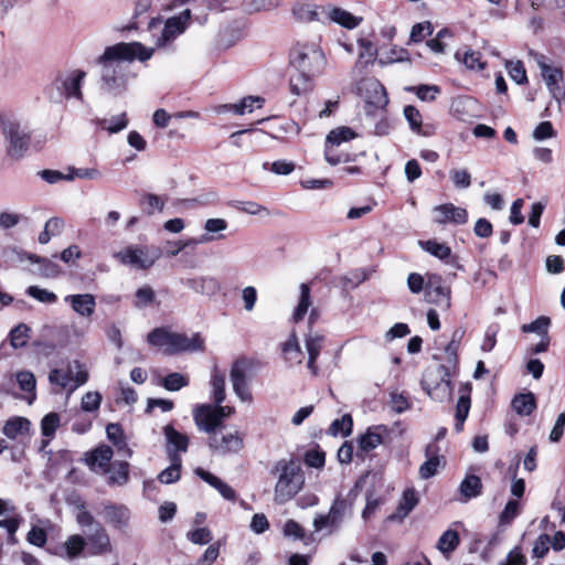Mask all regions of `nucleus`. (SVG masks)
<instances>
[{"label": "nucleus", "instance_id": "nucleus-1", "mask_svg": "<svg viewBox=\"0 0 565 565\" xmlns=\"http://www.w3.org/2000/svg\"><path fill=\"white\" fill-rule=\"evenodd\" d=\"M152 54V49H147L139 42H120L107 46L98 57V64L102 66V89L113 96L124 93L128 81L134 76L130 64L136 58L145 62Z\"/></svg>", "mask_w": 565, "mask_h": 565}, {"label": "nucleus", "instance_id": "nucleus-2", "mask_svg": "<svg viewBox=\"0 0 565 565\" xmlns=\"http://www.w3.org/2000/svg\"><path fill=\"white\" fill-rule=\"evenodd\" d=\"M326 57L317 42L297 43L290 53V65L294 73L290 75V90L300 96L312 88V79L320 75L326 66Z\"/></svg>", "mask_w": 565, "mask_h": 565}, {"label": "nucleus", "instance_id": "nucleus-3", "mask_svg": "<svg viewBox=\"0 0 565 565\" xmlns=\"http://www.w3.org/2000/svg\"><path fill=\"white\" fill-rule=\"evenodd\" d=\"M273 475L277 476V482L274 490V500L278 504L290 501L305 484V476L301 463L297 459H280L273 470Z\"/></svg>", "mask_w": 565, "mask_h": 565}, {"label": "nucleus", "instance_id": "nucleus-4", "mask_svg": "<svg viewBox=\"0 0 565 565\" xmlns=\"http://www.w3.org/2000/svg\"><path fill=\"white\" fill-rule=\"evenodd\" d=\"M148 342L163 350L164 354L173 355L182 352L203 351L204 340L199 333L189 337L161 327L153 329L147 337Z\"/></svg>", "mask_w": 565, "mask_h": 565}, {"label": "nucleus", "instance_id": "nucleus-5", "mask_svg": "<svg viewBox=\"0 0 565 565\" xmlns=\"http://www.w3.org/2000/svg\"><path fill=\"white\" fill-rule=\"evenodd\" d=\"M452 373L446 365L428 366L420 382L423 390L434 401L440 403L449 401L452 395L450 382Z\"/></svg>", "mask_w": 565, "mask_h": 565}, {"label": "nucleus", "instance_id": "nucleus-6", "mask_svg": "<svg viewBox=\"0 0 565 565\" xmlns=\"http://www.w3.org/2000/svg\"><path fill=\"white\" fill-rule=\"evenodd\" d=\"M2 134L7 153L10 158L20 159L29 149L30 131L26 126L13 118L2 120Z\"/></svg>", "mask_w": 565, "mask_h": 565}, {"label": "nucleus", "instance_id": "nucleus-7", "mask_svg": "<svg viewBox=\"0 0 565 565\" xmlns=\"http://www.w3.org/2000/svg\"><path fill=\"white\" fill-rule=\"evenodd\" d=\"M162 250L156 246H128L115 254V257L124 265L139 269L150 268L161 256Z\"/></svg>", "mask_w": 565, "mask_h": 565}, {"label": "nucleus", "instance_id": "nucleus-8", "mask_svg": "<svg viewBox=\"0 0 565 565\" xmlns=\"http://www.w3.org/2000/svg\"><path fill=\"white\" fill-rule=\"evenodd\" d=\"M253 377V361L246 358L237 359L231 366L230 380L233 391L242 402H250L253 396L248 384Z\"/></svg>", "mask_w": 565, "mask_h": 565}, {"label": "nucleus", "instance_id": "nucleus-9", "mask_svg": "<svg viewBox=\"0 0 565 565\" xmlns=\"http://www.w3.org/2000/svg\"><path fill=\"white\" fill-rule=\"evenodd\" d=\"M349 505L348 502L338 497L328 514H318L313 520V527L316 532H321L322 530H329V533L338 530L345 516L347 510Z\"/></svg>", "mask_w": 565, "mask_h": 565}, {"label": "nucleus", "instance_id": "nucleus-10", "mask_svg": "<svg viewBox=\"0 0 565 565\" xmlns=\"http://www.w3.org/2000/svg\"><path fill=\"white\" fill-rule=\"evenodd\" d=\"M209 447L218 455L237 454L244 446L241 433H222L217 430L207 438Z\"/></svg>", "mask_w": 565, "mask_h": 565}, {"label": "nucleus", "instance_id": "nucleus-11", "mask_svg": "<svg viewBox=\"0 0 565 565\" xmlns=\"http://www.w3.org/2000/svg\"><path fill=\"white\" fill-rule=\"evenodd\" d=\"M190 20V9H184L179 14L167 19L164 22V26L161 30L160 36L157 39V44L159 46L169 45L186 30Z\"/></svg>", "mask_w": 565, "mask_h": 565}, {"label": "nucleus", "instance_id": "nucleus-12", "mask_svg": "<svg viewBox=\"0 0 565 565\" xmlns=\"http://www.w3.org/2000/svg\"><path fill=\"white\" fill-rule=\"evenodd\" d=\"M85 540L87 554L90 556H102L113 552L110 537L100 523H96V529H93Z\"/></svg>", "mask_w": 565, "mask_h": 565}, {"label": "nucleus", "instance_id": "nucleus-13", "mask_svg": "<svg viewBox=\"0 0 565 565\" xmlns=\"http://www.w3.org/2000/svg\"><path fill=\"white\" fill-rule=\"evenodd\" d=\"M434 222L445 225H462L468 221V212L463 207L454 205L452 203H445L437 205L433 209Z\"/></svg>", "mask_w": 565, "mask_h": 565}, {"label": "nucleus", "instance_id": "nucleus-14", "mask_svg": "<svg viewBox=\"0 0 565 565\" xmlns=\"http://www.w3.org/2000/svg\"><path fill=\"white\" fill-rule=\"evenodd\" d=\"M193 418L199 430L209 434V436L216 433L222 426L215 408L207 404L198 406L193 413Z\"/></svg>", "mask_w": 565, "mask_h": 565}, {"label": "nucleus", "instance_id": "nucleus-15", "mask_svg": "<svg viewBox=\"0 0 565 565\" xmlns=\"http://www.w3.org/2000/svg\"><path fill=\"white\" fill-rule=\"evenodd\" d=\"M536 62L550 93L555 98H558L563 94L559 87V83L563 81V71L559 67L547 64L543 55Z\"/></svg>", "mask_w": 565, "mask_h": 565}, {"label": "nucleus", "instance_id": "nucleus-16", "mask_svg": "<svg viewBox=\"0 0 565 565\" xmlns=\"http://www.w3.org/2000/svg\"><path fill=\"white\" fill-rule=\"evenodd\" d=\"M365 92H361L367 107L375 109H384L388 104V98L383 85L376 79H367L364 82Z\"/></svg>", "mask_w": 565, "mask_h": 565}, {"label": "nucleus", "instance_id": "nucleus-17", "mask_svg": "<svg viewBox=\"0 0 565 565\" xmlns=\"http://www.w3.org/2000/svg\"><path fill=\"white\" fill-rule=\"evenodd\" d=\"M166 437V450L169 458L180 456L179 452H185L189 446V438L185 434L178 431L172 425L163 427Z\"/></svg>", "mask_w": 565, "mask_h": 565}, {"label": "nucleus", "instance_id": "nucleus-18", "mask_svg": "<svg viewBox=\"0 0 565 565\" xmlns=\"http://www.w3.org/2000/svg\"><path fill=\"white\" fill-rule=\"evenodd\" d=\"M114 451L107 445H102L86 454V463L96 472L107 473Z\"/></svg>", "mask_w": 565, "mask_h": 565}, {"label": "nucleus", "instance_id": "nucleus-19", "mask_svg": "<svg viewBox=\"0 0 565 565\" xmlns=\"http://www.w3.org/2000/svg\"><path fill=\"white\" fill-rule=\"evenodd\" d=\"M64 301L83 318H89L95 312L96 299L92 294L67 295L64 297Z\"/></svg>", "mask_w": 565, "mask_h": 565}, {"label": "nucleus", "instance_id": "nucleus-20", "mask_svg": "<svg viewBox=\"0 0 565 565\" xmlns=\"http://www.w3.org/2000/svg\"><path fill=\"white\" fill-rule=\"evenodd\" d=\"M185 285L194 292L206 297H213L221 290L218 279L209 275L189 278L186 279Z\"/></svg>", "mask_w": 565, "mask_h": 565}, {"label": "nucleus", "instance_id": "nucleus-21", "mask_svg": "<svg viewBox=\"0 0 565 565\" xmlns=\"http://www.w3.org/2000/svg\"><path fill=\"white\" fill-rule=\"evenodd\" d=\"M31 422L21 416L9 418L2 428V433L9 439H23L30 436Z\"/></svg>", "mask_w": 565, "mask_h": 565}, {"label": "nucleus", "instance_id": "nucleus-22", "mask_svg": "<svg viewBox=\"0 0 565 565\" xmlns=\"http://www.w3.org/2000/svg\"><path fill=\"white\" fill-rule=\"evenodd\" d=\"M86 76V73L81 70L73 71L62 82V94L66 98H76L82 100L83 94L81 90L82 83Z\"/></svg>", "mask_w": 565, "mask_h": 565}, {"label": "nucleus", "instance_id": "nucleus-23", "mask_svg": "<svg viewBox=\"0 0 565 565\" xmlns=\"http://www.w3.org/2000/svg\"><path fill=\"white\" fill-rule=\"evenodd\" d=\"M328 19L348 30L358 28L363 21L362 17H356L339 7H333L328 11Z\"/></svg>", "mask_w": 565, "mask_h": 565}, {"label": "nucleus", "instance_id": "nucleus-24", "mask_svg": "<svg viewBox=\"0 0 565 565\" xmlns=\"http://www.w3.org/2000/svg\"><path fill=\"white\" fill-rule=\"evenodd\" d=\"M324 338L318 333H310L306 338V349L308 352V363L307 366L312 373V375L318 374V366L316 365V360L319 356L321 349L323 347Z\"/></svg>", "mask_w": 565, "mask_h": 565}, {"label": "nucleus", "instance_id": "nucleus-25", "mask_svg": "<svg viewBox=\"0 0 565 565\" xmlns=\"http://www.w3.org/2000/svg\"><path fill=\"white\" fill-rule=\"evenodd\" d=\"M195 473L211 487L216 489L225 500L234 501L236 499L235 491L216 476L202 468H198Z\"/></svg>", "mask_w": 565, "mask_h": 565}, {"label": "nucleus", "instance_id": "nucleus-26", "mask_svg": "<svg viewBox=\"0 0 565 565\" xmlns=\"http://www.w3.org/2000/svg\"><path fill=\"white\" fill-rule=\"evenodd\" d=\"M513 411L520 416H530L536 408V398L532 392L520 393L511 402Z\"/></svg>", "mask_w": 565, "mask_h": 565}, {"label": "nucleus", "instance_id": "nucleus-27", "mask_svg": "<svg viewBox=\"0 0 565 565\" xmlns=\"http://www.w3.org/2000/svg\"><path fill=\"white\" fill-rule=\"evenodd\" d=\"M318 7L308 0H299L292 6V14L299 22L318 20Z\"/></svg>", "mask_w": 565, "mask_h": 565}, {"label": "nucleus", "instance_id": "nucleus-28", "mask_svg": "<svg viewBox=\"0 0 565 565\" xmlns=\"http://www.w3.org/2000/svg\"><path fill=\"white\" fill-rule=\"evenodd\" d=\"M426 301L435 303L443 310L450 308V288L447 286L425 290Z\"/></svg>", "mask_w": 565, "mask_h": 565}, {"label": "nucleus", "instance_id": "nucleus-29", "mask_svg": "<svg viewBox=\"0 0 565 565\" xmlns=\"http://www.w3.org/2000/svg\"><path fill=\"white\" fill-rule=\"evenodd\" d=\"M437 447L435 445H428L426 447V456L428 459L419 467V476L422 479H428L433 477L440 466V458L436 455Z\"/></svg>", "mask_w": 565, "mask_h": 565}, {"label": "nucleus", "instance_id": "nucleus-30", "mask_svg": "<svg viewBox=\"0 0 565 565\" xmlns=\"http://www.w3.org/2000/svg\"><path fill=\"white\" fill-rule=\"evenodd\" d=\"M108 483L110 486H124L129 480V463L127 461H116L109 466Z\"/></svg>", "mask_w": 565, "mask_h": 565}, {"label": "nucleus", "instance_id": "nucleus-31", "mask_svg": "<svg viewBox=\"0 0 565 565\" xmlns=\"http://www.w3.org/2000/svg\"><path fill=\"white\" fill-rule=\"evenodd\" d=\"M107 438L118 448L124 451V455L130 457L132 451L128 448L124 437V431L119 424H108L106 427Z\"/></svg>", "mask_w": 565, "mask_h": 565}, {"label": "nucleus", "instance_id": "nucleus-32", "mask_svg": "<svg viewBox=\"0 0 565 565\" xmlns=\"http://www.w3.org/2000/svg\"><path fill=\"white\" fill-rule=\"evenodd\" d=\"M169 459L171 461V465L164 470H162L158 476L159 481L164 484H171L173 482H177L181 476V457L173 456L172 458Z\"/></svg>", "mask_w": 565, "mask_h": 565}, {"label": "nucleus", "instance_id": "nucleus-33", "mask_svg": "<svg viewBox=\"0 0 565 565\" xmlns=\"http://www.w3.org/2000/svg\"><path fill=\"white\" fill-rule=\"evenodd\" d=\"M481 489V479L476 475H468L460 483V492L466 500L478 497Z\"/></svg>", "mask_w": 565, "mask_h": 565}, {"label": "nucleus", "instance_id": "nucleus-34", "mask_svg": "<svg viewBox=\"0 0 565 565\" xmlns=\"http://www.w3.org/2000/svg\"><path fill=\"white\" fill-rule=\"evenodd\" d=\"M418 503V498L414 489H408L404 492L403 498L397 507L396 515H392L391 518L397 516L398 519L406 518L409 512L416 507Z\"/></svg>", "mask_w": 565, "mask_h": 565}, {"label": "nucleus", "instance_id": "nucleus-35", "mask_svg": "<svg viewBox=\"0 0 565 565\" xmlns=\"http://www.w3.org/2000/svg\"><path fill=\"white\" fill-rule=\"evenodd\" d=\"M459 543H460V540H459L458 532L454 531V530H447L439 537V540L437 542V548L444 555L447 556L448 554H450L452 551H455L457 548Z\"/></svg>", "mask_w": 565, "mask_h": 565}, {"label": "nucleus", "instance_id": "nucleus-36", "mask_svg": "<svg viewBox=\"0 0 565 565\" xmlns=\"http://www.w3.org/2000/svg\"><path fill=\"white\" fill-rule=\"evenodd\" d=\"M256 103L258 104L257 107H262V105L264 103V99L260 98V97L247 96L239 104L223 105V106H221L220 107V111L233 110V111H235L238 115H243L246 111L252 113L253 108H254V105Z\"/></svg>", "mask_w": 565, "mask_h": 565}, {"label": "nucleus", "instance_id": "nucleus-37", "mask_svg": "<svg viewBox=\"0 0 565 565\" xmlns=\"http://www.w3.org/2000/svg\"><path fill=\"white\" fill-rule=\"evenodd\" d=\"M419 245L424 250L441 260H447L448 258H451V249L444 243H438L437 241L430 239L426 242L420 241Z\"/></svg>", "mask_w": 565, "mask_h": 565}, {"label": "nucleus", "instance_id": "nucleus-38", "mask_svg": "<svg viewBox=\"0 0 565 565\" xmlns=\"http://www.w3.org/2000/svg\"><path fill=\"white\" fill-rule=\"evenodd\" d=\"M212 395L215 404H222L225 399V375L214 367L212 377Z\"/></svg>", "mask_w": 565, "mask_h": 565}, {"label": "nucleus", "instance_id": "nucleus-39", "mask_svg": "<svg viewBox=\"0 0 565 565\" xmlns=\"http://www.w3.org/2000/svg\"><path fill=\"white\" fill-rule=\"evenodd\" d=\"M376 428H369L367 431L359 439V447L362 451L369 452L380 446L383 441L382 435Z\"/></svg>", "mask_w": 565, "mask_h": 565}, {"label": "nucleus", "instance_id": "nucleus-40", "mask_svg": "<svg viewBox=\"0 0 565 565\" xmlns=\"http://www.w3.org/2000/svg\"><path fill=\"white\" fill-rule=\"evenodd\" d=\"M310 305H311L310 287L308 284L303 282L300 285V298H299V302L294 311V320L296 322L300 321L305 317Z\"/></svg>", "mask_w": 565, "mask_h": 565}, {"label": "nucleus", "instance_id": "nucleus-41", "mask_svg": "<svg viewBox=\"0 0 565 565\" xmlns=\"http://www.w3.org/2000/svg\"><path fill=\"white\" fill-rule=\"evenodd\" d=\"M29 338H30V328L24 323L18 324L9 333L10 344L14 349H20V348L25 347Z\"/></svg>", "mask_w": 565, "mask_h": 565}, {"label": "nucleus", "instance_id": "nucleus-42", "mask_svg": "<svg viewBox=\"0 0 565 565\" xmlns=\"http://www.w3.org/2000/svg\"><path fill=\"white\" fill-rule=\"evenodd\" d=\"M106 518L110 524L122 527L128 523L129 511L125 507H109L106 509Z\"/></svg>", "mask_w": 565, "mask_h": 565}, {"label": "nucleus", "instance_id": "nucleus-43", "mask_svg": "<svg viewBox=\"0 0 565 565\" xmlns=\"http://www.w3.org/2000/svg\"><path fill=\"white\" fill-rule=\"evenodd\" d=\"M550 324L551 319L546 316H541L531 323L523 324L521 330L524 333H536L540 337H545L548 335Z\"/></svg>", "mask_w": 565, "mask_h": 565}, {"label": "nucleus", "instance_id": "nucleus-44", "mask_svg": "<svg viewBox=\"0 0 565 565\" xmlns=\"http://www.w3.org/2000/svg\"><path fill=\"white\" fill-rule=\"evenodd\" d=\"M355 137L356 134L350 127H339L328 134L326 141L339 147L342 142L350 141Z\"/></svg>", "mask_w": 565, "mask_h": 565}, {"label": "nucleus", "instance_id": "nucleus-45", "mask_svg": "<svg viewBox=\"0 0 565 565\" xmlns=\"http://www.w3.org/2000/svg\"><path fill=\"white\" fill-rule=\"evenodd\" d=\"M407 92L415 93L416 96L423 102H433L437 95L440 94V87L437 85L423 84L419 86L406 87Z\"/></svg>", "mask_w": 565, "mask_h": 565}, {"label": "nucleus", "instance_id": "nucleus-46", "mask_svg": "<svg viewBox=\"0 0 565 565\" xmlns=\"http://www.w3.org/2000/svg\"><path fill=\"white\" fill-rule=\"evenodd\" d=\"M15 379H17L19 387L23 392L32 394V398L30 399V403H31L32 399L35 398L36 380H35L34 374L30 371H20L15 374Z\"/></svg>", "mask_w": 565, "mask_h": 565}, {"label": "nucleus", "instance_id": "nucleus-47", "mask_svg": "<svg viewBox=\"0 0 565 565\" xmlns=\"http://www.w3.org/2000/svg\"><path fill=\"white\" fill-rule=\"evenodd\" d=\"M64 546H65L67 556L70 558H76L85 550L86 540L84 536H82L79 534H73L66 540Z\"/></svg>", "mask_w": 565, "mask_h": 565}, {"label": "nucleus", "instance_id": "nucleus-48", "mask_svg": "<svg viewBox=\"0 0 565 565\" xmlns=\"http://www.w3.org/2000/svg\"><path fill=\"white\" fill-rule=\"evenodd\" d=\"M70 372L74 385L71 386L68 395L72 394L78 386L85 384L88 381V373L78 361H74L70 364Z\"/></svg>", "mask_w": 565, "mask_h": 565}, {"label": "nucleus", "instance_id": "nucleus-49", "mask_svg": "<svg viewBox=\"0 0 565 565\" xmlns=\"http://www.w3.org/2000/svg\"><path fill=\"white\" fill-rule=\"evenodd\" d=\"M161 385L171 392H177L189 385V379L181 373L173 372L161 380Z\"/></svg>", "mask_w": 565, "mask_h": 565}, {"label": "nucleus", "instance_id": "nucleus-50", "mask_svg": "<svg viewBox=\"0 0 565 565\" xmlns=\"http://www.w3.org/2000/svg\"><path fill=\"white\" fill-rule=\"evenodd\" d=\"M470 409V397L466 395H461L457 402L456 406V431H461L463 423L469 414Z\"/></svg>", "mask_w": 565, "mask_h": 565}, {"label": "nucleus", "instance_id": "nucleus-51", "mask_svg": "<svg viewBox=\"0 0 565 565\" xmlns=\"http://www.w3.org/2000/svg\"><path fill=\"white\" fill-rule=\"evenodd\" d=\"M359 45H360L361 49H363V52H361L360 55H359V61H358V63L354 66V72L359 71L361 73L362 68H363L362 60L365 56H367V60L365 61V64L371 63L374 60L375 55H376V50H375L373 43L370 40H367V39H360L359 40Z\"/></svg>", "mask_w": 565, "mask_h": 565}, {"label": "nucleus", "instance_id": "nucleus-52", "mask_svg": "<svg viewBox=\"0 0 565 565\" xmlns=\"http://www.w3.org/2000/svg\"><path fill=\"white\" fill-rule=\"evenodd\" d=\"M281 0H247L244 10L248 13L273 10L280 6Z\"/></svg>", "mask_w": 565, "mask_h": 565}, {"label": "nucleus", "instance_id": "nucleus-53", "mask_svg": "<svg viewBox=\"0 0 565 565\" xmlns=\"http://www.w3.org/2000/svg\"><path fill=\"white\" fill-rule=\"evenodd\" d=\"M128 125V120L126 118V114H119L116 116H113L109 119H103L100 121V127L110 134H116L125 129Z\"/></svg>", "mask_w": 565, "mask_h": 565}, {"label": "nucleus", "instance_id": "nucleus-54", "mask_svg": "<svg viewBox=\"0 0 565 565\" xmlns=\"http://www.w3.org/2000/svg\"><path fill=\"white\" fill-rule=\"evenodd\" d=\"M103 397L97 391L87 392L81 401V408L86 413L97 412L100 407Z\"/></svg>", "mask_w": 565, "mask_h": 565}, {"label": "nucleus", "instance_id": "nucleus-55", "mask_svg": "<svg viewBox=\"0 0 565 565\" xmlns=\"http://www.w3.org/2000/svg\"><path fill=\"white\" fill-rule=\"evenodd\" d=\"M353 420L349 414L343 415L341 418L335 419L331 426L330 431L332 435L348 436L352 431Z\"/></svg>", "mask_w": 565, "mask_h": 565}, {"label": "nucleus", "instance_id": "nucleus-56", "mask_svg": "<svg viewBox=\"0 0 565 565\" xmlns=\"http://www.w3.org/2000/svg\"><path fill=\"white\" fill-rule=\"evenodd\" d=\"M324 158L331 166H337L342 162H349L352 160L349 153L339 152L337 147L332 143L326 142Z\"/></svg>", "mask_w": 565, "mask_h": 565}, {"label": "nucleus", "instance_id": "nucleus-57", "mask_svg": "<svg viewBox=\"0 0 565 565\" xmlns=\"http://www.w3.org/2000/svg\"><path fill=\"white\" fill-rule=\"evenodd\" d=\"M458 334V331L454 333L452 340L448 343V345L445 349V359H446V367H449L450 371L455 372L458 358L457 352L459 348V341L456 340V337Z\"/></svg>", "mask_w": 565, "mask_h": 565}, {"label": "nucleus", "instance_id": "nucleus-58", "mask_svg": "<svg viewBox=\"0 0 565 565\" xmlns=\"http://www.w3.org/2000/svg\"><path fill=\"white\" fill-rule=\"evenodd\" d=\"M60 426V416L57 413H49L41 420V431L45 437H53Z\"/></svg>", "mask_w": 565, "mask_h": 565}, {"label": "nucleus", "instance_id": "nucleus-59", "mask_svg": "<svg viewBox=\"0 0 565 565\" xmlns=\"http://www.w3.org/2000/svg\"><path fill=\"white\" fill-rule=\"evenodd\" d=\"M28 295L43 303H54L57 299L56 295L47 289L38 286H30L26 290Z\"/></svg>", "mask_w": 565, "mask_h": 565}, {"label": "nucleus", "instance_id": "nucleus-60", "mask_svg": "<svg viewBox=\"0 0 565 565\" xmlns=\"http://www.w3.org/2000/svg\"><path fill=\"white\" fill-rule=\"evenodd\" d=\"M282 533L286 537L292 540H305L306 533L302 526L295 520H287L282 526Z\"/></svg>", "mask_w": 565, "mask_h": 565}, {"label": "nucleus", "instance_id": "nucleus-61", "mask_svg": "<svg viewBox=\"0 0 565 565\" xmlns=\"http://www.w3.org/2000/svg\"><path fill=\"white\" fill-rule=\"evenodd\" d=\"M433 33V28L430 22H420L416 23L411 31L409 41L414 43L422 42L426 35H430Z\"/></svg>", "mask_w": 565, "mask_h": 565}, {"label": "nucleus", "instance_id": "nucleus-62", "mask_svg": "<svg viewBox=\"0 0 565 565\" xmlns=\"http://www.w3.org/2000/svg\"><path fill=\"white\" fill-rule=\"evenodd\" d=\"M404 116H405L406 120L408 121L411 129L414 132L422 131V115L416 107H414L412 105L406 106L404 108Z\"/></svg>", "mask_w": 565, "mask_h": 565}, {"label": "nucleus", "instance_id": "nucleus-63", "mask_svg": "<svg viewBox=\"0 0 565 565\" xmlns=\"http://www.w3.org/2000/svg\"><path fill=\"white\" fill-rule=\"evenodd\" d=\"M49 381L51 384H55L62 388H65L72 382V375L70 372V367L67 369V371L53 369L49 374Z\"/></svg>", "mask_w": 565, "mask_h": 565}, {"label": "nucleus", "instance_id": "nucleus-64", "mask_svg": "<svg viewBox=\"0 0 565 565\" xmlns=\"http://www.w3.org/2000/svg\"><path fill=\"white\" fill-rule=\"evenodd\" d=\"M507 68L511 78L516 84H524L527 81L526 72L522 62H509L507 64Z\"/></svg>", "mask_w": 565, "mask_h": 565}]
</instances>
